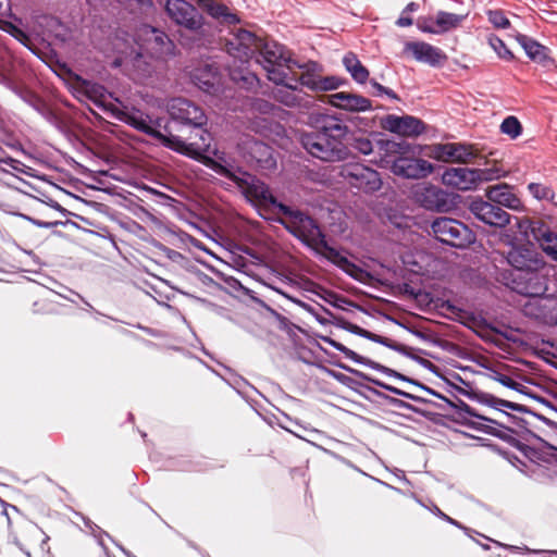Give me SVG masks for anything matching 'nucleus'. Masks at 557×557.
Returning a JSON list of instances; mask_svg holds the SVG:
<instances>
[{
  "label": "nucleus",
  "mask_w": 557,
  "mask_h": 557,
  "mask_svg": "<svg viewBox=\"0 0 557 557\" xmlns=\"http://www.w3.org/2000/svg\"><path fill=\"white\" fill-rule=\"evenodd\" d=\"M315 129L304 133L300 137L302 147L312 157L324 162H339L349 157V149L344 143L348 127L334 116H323Z\"/></svg>",
  "instance_id": "nucleus-1"
},
{
  "label": "nucleus",
  "mask_w": 557,
  "mask_h": 557,
  "mask_svg": "<svg viewBox=\"0 0 557 557\" xmlns=\"http://www.w3.org/2000/svg\"><path fill=\"white\" fill-rule=\"evenodd\" d=\"M205 164L216 174L234 182L243 195L256 206L280 213V205L283 203L278 202L272 195L269 186L256 176L246 172L240 173L239 171H235L233 168L223 165L212 158H207Z\"/></svg>",
  "instance_id": "nucleus-2"
},
{
  "label": "nucleus",
  "mask_w": 557,
  "mask_h": 557,
  "mask_svg": "<svg viewBox=\"0 0 557 557\" xmlns=\"http://www.w3.org/2000/svg\"><path fill=\"white\" fill-rule=\"evenodd\" d=\"M120 119L136 131L158 140L162 146L189 158L198 157L199 151L207 146L203 139L199 143L193 141L185 144L181 140L180 136L173 135L171 132L168 134L161 133L156 127V125L160 126L159 122H153L148 115L140 111L122 112Z\"/></svg>",
  "instance_id": "nucleus-3"
},
{
  "label": "nucleus",
  "mask_w": 557,
  "mask_h": 557,
  "mask_svg": "<svg viewBox=\"0 0 557 557\" xmlns=\"http://www.w3.org/2000/svg\"><path fill=\"white\" fill-rule=\"evenodd\" d=\"M168 112L173 121L198 129L200 134L199 140H196V143L202 141L203 139L207 146L201 149L199 156L194 159L205 163L208 157H205L203 153L208 152L210 149L211 135L203 128L208 120L203 109L188 99L174 98L168 103Z\"/></svg>",
  "instance_id": "nucleus-4"
},
{
  "label": "nucleus",
  "mask_w": 557,
  "mask_h": 557,
  "mask_svg": "<svg viewBox=\"0 0 557 557\" xmlns=\"http://www.w3.org/2000/svg\"><path fill=\"white\" fill-rule=\"evenodd\" d=\"M485 164L486 166L482 169H446L442 175V182L444 185L459 190H471L483 182L498 180L507 173L500 163L493 162L490 164V162H486Z\"/></svg>",
  "instance_id": "nucleus-5"
},
{
  "label": "nucleus",
  "mask_w": 557,
  "mask_h": 557,
  "mask_svg": "<svg viewBox=\"0 0 557 557\" xmlns=\"http://www.w3.org/2000/svg\"><path fill=\"white\" fill-rule=\"evenodd\" d=\"M403 146L394 141L386 143L387 163H391V171L404 178L420 180L429 176L434 168L424 159L409 157L403 151Z\"/></svg>",
  "instance_id": "nucleus-6"
},
{
  "label": "nucleus",
  "mask_w": 557,
  "mask_h": 557,
  "mask_svg": "<svg viewBox=\"0 0 557 557\" xmlns=\"http://www.w3.org/2000/svg\"><path fill=\"white\" fill-rule=\"evenodd\" d=\"M280 214L286 230L312 249L325 237L317 221L300 210L280 205Z\"/></svg>",
  "instance_id": "nucleus-7"
},
{
  "label": "nucleus",
  "mask_w": 557,
  "mask_h": 557,
  "mask_svg": "<svg viewBox=\"0 0 557 557\" xmlns=\"http://www.w3.org/2000/svg\"><path fill=\"white\" fill-rule=\"evenodd\" d=\"M495 280L512 292L527 297H541L547 290V278L541 270L495 272Z\"/></svg>",
  "instance_id": "nucleus-8"
},
{
  "label": "nucleus",
  "mask_w": 557,
  "mask_h": 557,
  "mask_svg": "<svg viewBox=\"0 0 557 557\" xmlns=\"http://www.w3.org/2000/svg\"><path fill=\"white\" fill-rule=\"evenodd\" d=\"M256 55H258L257 62L267 71L270 81L275 84L284 83L286 78L284 67L292 69L294 61L287 55L282 45L261 38Z\"/></svg>",
  "instance_id": "nucleus-9"
},
{
  "label": "nucleus",
  "mask_w": 557,
  "mask_h": 557,
  "mask_svg": "<svg viewBox=\"0 0 557 557\" xmlns=\"http://www.w3.org/2000/svg\"><path fill=\"white\" fill-rule=\"evenodd\" d=\"M431 230L436 239L456 248L468 247L475 240L474 233L466 224L451 218L435 219Z\"/></svg>",
  "instance_id": "nucleus-10"
},
{
  "label": "nucleus",
  "mask_w": 557,
  "mask_h": 557,
  "mask_svg": "<svg viewBox=\"0 0 557 557\" xmlns=\"http://www.w3.org/2000/svg\"><path fill=\"white\" fill-rule=\"evenodd\" d=\"M505 259L512 269H496V272L542 270L546 264L543 256L531 244L510 246L505 255Z\"/></svg>",
  "instance_id": "nucleus-11"
},
{
  "label": "nucleus",
  "mask_w": 557,
  "mask_h": 557,
  "mask_svg": "<svg viewBox=\"0 0 557 557\" xmlns=\"http://www.w3.org/2000/svg\"><path fill=\"white\" fill-rule=\"evenodd\" d=\"M260 37L253 33L237 27L230 32L225 38L224 48L226 52L240 62H248L257 54Z\"/></svg>",
  "instance_id": "nucleus-12"
},
{
  "label": "nucleus",
  "mask_w": 557,
  "mask_h": 557,
  "mask_svg": "<svg viewBox=\"0 0 557 557\" xmlns=\"http://www.w3.org/2000/svg\"><path fill=\"white\" fill-rule=\"evenodd\" d=\"M339 175L351 186L364 193H374L382 187L377 171L361 164L348 163L341 169Z\"/></svg>",
  "instance_id": "nucleus-13"
},
{
  "label": "nucleus",
  "mask_w": 557,
  "mask_h": 557,
  "mask_svg": "<svg viewBox=\"0 0 557 557\" xmlns=\"http://www.w3.org/2000/svg\"><path fill=\"white\" fill-rule=\"evenodd\" d=\"M164 10L171 21L188 30L197 32L203 25L201 13L186 0H166Z\"/></svg>",
  "instance_id": "nucleus-14"
},
{
  "label": "nucleus",
  "mask_w": 557,
  "mask_h": 557,
  "mask_svg": "<svg viewBox=\"0 0 557 557\" xmlns=\"http://www.w3.org/2000/svg\"><path fill=\"white\" fill-rule=\"evenodd\" d=\"M469 210L478 220L490 226L503 228L510 222V214L488 199L487 201L481 198L472 200Z\"/></svg>",
  "instance_id": "nucleus-15"
},
{
  "label": "nucleus",
  "mask_w": 557,
  "mask_h": 557,
  "mask_svg": "<svg viewBox=\"0 0 557 557\" xmlns=\"http://www.w3.org/2000/svg\"><path fill=\"white\" fill-rule=\"evenodd\" d=\"M455 407L457 409L456 413L458 414L459 420L465 425L487 434L503 437V431H497L496 429V426H500L496 420L479 414L471 406L460 399Z\"/></svg>",
  "instance_id": "nucleus-16"
},
{
  "label": "nucleus",
  "mask_w": 557,
  "mask_h": 557,
  "mask_svg": "<svg viewBox=\"0 0 557 557\" xmlns=\"http://www.w3.org/2000/svg\"><path fill=\"white\" fill-rule=\"evenodd\" d=\"M478 157L473 145L448 143L435 147V158L444 162L470 163Z\"/></svg>",
  "instance_id": "nucleus-17"
},
{
  "label": "nucleus",
  "mask_w": 557,
  "mask_h": 557,
  "mask_svg": "<svg viewBox=\"0 0 557 557\" xmlns=\"http://www.w3.org/2000/svg\"><path fill=\"white\" fill-rule=\"evenodd\" d=\"M246 157L248 161L261 170H273L276 168L274 150L265 143L249 139L245 143Z\"/></svg>",
  "instance_id": "nucleus-18"
},
{
  "label": "nucleus",
  "mask_w": 557,
  "mask_h": 557,
  "mask_svg": "<svg viewBox=\"0 0 557 557\" xmlns=\"http://www.w3.org/2000/svg\"><path fill=\"white\" fill-rule=\"evenodd\" d=\"M144 49L156 59H165L174 54L175 45L169 36L154 27L146 29Z\"/></svg>",
  "instance_id": "nucleus-19"
},
{
  "label": "nucleus",
  "mask_w": 557,
  "mask_h": 557,
  "mask_svg": "<svg viewBox=\"0 0 557 557\" xmlns=\"http://www.w3.org/2000/svg\"><path fill=\"white\" fill-rule=\"evenodd\" d=\"M486 198L498 207H505L513 211H522L523 203L520 198L513 193V188L505 183L488 186L485 189Z\"/></svg>",
  "instance_id": "nucleus-20"
},
{
  "label": "nucleus",
  "mask_w": 557,
  "mask_h": 557,
  "mask_svg": "<svg viewBox=\"0 0 557 557\" xmlns=\"http://www.w3.org/2000/svg\"><path fill=\"white\" fill-rule=\"evenodd\" d=\"M405 52H410L417 61L431 66L443 65L447 60V55L440 48L425 41L406 42Z\"/></svg>",
  "instance_id": "nucleus-21"
},
{
  "label": "nucleus",
  "mask_w": 557,
  "mask_h": 557,
  "mask_svg": "<svg viewBox=\"0 0 557 557\" xmlns=\"http://www.w3.org/2000/svg\"><path fill=\"white\" fill-rule=\"evenodd\" d=\"M194 83L208 94H216L221 89V74L215 63L200 64L193 71Z\"/></svg>",
  "instance_id": "nucleus-22"
},
{
  "label": "nucleus",
  "mask_w": 557,
  "mask_h": 557,
  "mask_svg": "<svg viewBox=\"0 0 557 557\" xmlns=\"http://www.w3.org/2000/svg\"><path fill=\"white\" fill-rule=\"evenodd\" d=\"M382 125L385 129L403 136H418L424 131L423 122L411 115L396 116L391 114L383 120Z\"/></svg>",
  "instance_id": "nucleus-23"
},
{
  "label": "nucleus",
  "mask_w": 557,
  "mask_h": 557,
  "mask_svg": "<svg viewBox=\"0 0 557 557\" xmlns=\"http://www.w3.org/2000/svg\"><path fill=\"white\" fill-rule=\"evenodd\" d=\"M416 199L426 210L445 212L450 208L448 195L433 185L424 186L417 190Z\"/></svg>",
  "instance_id": "nucleus-24"
},
{
  "label": "nucleus",
  "mask_w": 557,
  "mask_h": 557,
  "mask_svg": "<svg viewBox=\"0 0 557 557\" xmlns=\"http://www.w3.org/2000/svg\"><path fill=\"white\" fill-rule=\"evenodd\" d=\"M329 103L336 108L352 112L367 111L371 109V101L368 98L345 91L330 95Z\"/></svg>",
  "instance_id": "nucleus-25"
},
{
  "label": "nucleus",
  "mask_w": 557,
  "mask_h": 557,
  "mask_svg": "<svg viewBox=\"0 0 557 557\" xmlns=\"http://www.w3.org/2000/svg\"><path fill=\"white\" fill-rule=\"evenodd\" d=\"M516 39L533 62L543 66H548L553 63V59L549 57V49L547 47L522 34H517Z\"/></svg>",
  "instance_id": "nucleus-26"
},
{
  "label": "nucleus",
  "mask_w": 557,
  "mask_h": 557,
  "mask_svg": "<svg viewBox=\"0 0 557 557\" xmlns=\"http://www.w3.org/2000/svg\"><path fill=\"white\" fill-rule=\"evenodd\" d=\"M200 3L209 15L222 24L236 25L240 22L239 16L223 3L214 0H201Z\"/></svg>",
  "instance_id": "nucleus-27"
},
{
  "label": "nucleus",
  "mask_w": 557,
  "mask_h": 557,
  "mask_svg": "<svg viewBox=\"0 0 557 557\" xmlns=\"http://www.w3.org/2000/svg\"><path fill=\"white\" fill-rule=\"evenodd\" d=\"M343 64L357 83L364 84L368 81L370 73L355 53L348 52L345 54L343 58Z\"/></svg>",
  "instance_id": "nucleus-28"
},
{
  "label": "nucleus",
  "mask_w": 557,
  "mask_h": 557,
  "mask_svg": "<svg viewBox=\"0 0 557 557\" xmlns=\"http://www.w3.org/2000/svg\"><path fill=\"white\" fill-rule=\"evenodd\" d=\"M465 15L438 11L435 15L436 35L447 33L460 26Z\"/></svg>",
  "instance_id": "nucleus-29"
},
{
  "label": "nucleus",
  "mask_w": 557,
  "mask_h": 557,
  "mask_svg": "<svg viewBox=\"0 0 557 557\" xmlns=\"http://www.w3.org/2000/svg\"><path fill=\"white\" fill-rule=\"evenodd\" d=\"M293 65L304 70L300 74L298 82L311 90L319 89V77L314 74L315 70L319 67L317 62H308L306 64H298L297 62H293Z\"/></svg>",
  "instance_id": "nucleus-30"
},
{
  "label": "nucleus",
  "mask_w": 557,
  "mask_h": 557,
  "mask_svg": "<svg viewBox=\"0 0 557 557\" xmlns=\"http://www.w3.org/2000/svg\"><path fill=\"white\" fill-rule=\"evenodd\" d=\"M283 85L281 88H277L274 92V97L277 101L282 102L283 104L287 107H297L300 106V97L296 92L297 87H293L285 82L282 83Z\"/></svg>",
  "instance_id": "nucleus-31"
},
{
  "label": "nucleus",
  "mask_w": 557,
  "mask_h": 557,
  "mask_svg": "<svg viewBox=\"0 0 557 557\" xmlns=\"http://www.w3.org/2000/svg\"><path fill=\"white\" fill-rule=\"evenodd\" d=\"M313 249L341 269L344 264H348V259L345 256H343L337 249L330 246L325 237Z\"/></svg>",
  "instance_id": "nucleus-32"
},
{
  "label": "nucleus",
  "mask_w": 557,
  "mask_h": 557,
  "mask_svg": "<svg viewBox=\"0 0 557 557\" xmlns=\"http://www.w3.org/2000/svg\"><path fill=\"white\" fill-rule=\"evenodd\" d=\"M540 317L549 324H557V298L544 297L539 302Z\"/></svg>",
  "instance_id": "nucleus-33"
},
{
  "label": "nucleus",
  "mask_w": 557,
  "mask_h": 557,
  "mask_svg": "<svg viewBox=\"0 0 557 557\" xmlns=\"http://www.w3.org/2000/svg\"><path fill=\"white\" fill-rule=\"evenodd\" d=\"M537 240L542 250L557 261V234L546 231L537 237Z\"/></svg>",
  "instance_id": "nucleus-34"
},
{
  "label": "nucleus",
  "mask_w": 557,
  "mask_h": 557,
  "mask_svg": "<svg viewBox=\"0 0 557 557\" xmlns=\"http://www.w3.org/2000/svg\"><path fill=\"white\" fill-rule=\"evenodd\" d=\"M500 132L508 135L511 139H516L522 133V125L516 116L510 115L502 122Z\"/></svg>",
  "instance_id": "nucleus-35"
},
{
  "label": "nucleus",
  "mask_w": 557,
  "mask_h": 557,
  "mask_svg": "<svg viewBox=\"0 0 557 557\" xmlns=\"http://www.w3.org/2000/svg\"><path fill=\"white\" fill-rule=\"evenodd\" d=\"M488 44L499 58L508 61L513 59L512 52L507 48L506 44L499 37L491 35L488 37Z\"/></svg>",
  "instance_id": "nucleus-36"
},
{
  "label": "nucleus",
  "mask_w": 557,
  "mask_h": 557,
  "mask_svg": "<svg viewBox=\"0 0 557 557\" xmlns=\"http://www.w3.org/2000/svg\"><path fill=\"white\" fill-rule=\"evenodd\" d=\"M528 189L533 195V197L539 200H548L554 197L553 189L540 183H530L528 185Z\"/></svg>",
  "instance_id": "nucleus-37"
},
{
  "label": "nucleus",
  "mask_w": 557,
  "mask_h": 557,
  "mask_svg": "<svg viewBox=\"0 0 557 557\" xmlns=\"http://www.w3.org/2000/svg\"><path fill=\"white\" fill-rule=\"evenodd\" d=\"M488 21L496 27V28H509L510 22L505 15V13L502 10H491L487 13Z\"/></svg>",
  "instance_id": "nucleus-38"
},
{
  "label": "nucleus",
  "mask_w": 557,
  "mask_h": 557,
  "mask_svg": "<svg viewBox=\"0 0 557 557\" xmlns=\"http://www.w3.org/2000/svg\"><path fill=\"white\" fill-rule=\"evenodd\" d=\"M350 145L362 154H370L373 151L372 141L364 136L354 137Z\"/></svg>",
  "instance_id": "nucleus-39"
},
{
  "label": "nucleus",
  "mask_w": 557,
  "mask_h": 557,
  "mask_svg": "<svg viewBox=\"0 0 557 557\" xmlns=\"http://www.w3.org/2000/svg\"><path fill=\"white\" fill-rule=\"evenodd\" d=\"M417 27L428 34H435L436 35V24H435V16H421L417 21Z\"/></svg>",
  "instance_id": "nucleus-40"
},
{
  "label": "nucleus",
  "mask_w": 557,
  "mask_h": 557,
  "mask_svg": "<svg viewBox=\"0 0 557 557\" xmlns=\"http://www.w3.org/2000/svg\"><path fill=\"white\" fill-rule=\"evenodd\" d=\"M342 270L356 280H362V276L366 274V272L360 267L349 260L348 264H344L342 267Z\"/></svg>",
  "instance_id": "nucleus-41"
},
{
  "label": "nucleus",
  "mask_w": 557,
  "mask_h": 557,
  "mask_svg": "<svg viewBox=\"0 0 557 557\" xmlns=\"http://www.w3.org/2000/svg\"><path fill=\"white\" fill-rule=\"evenodd\" d=\"M9 33L23 45L27 46L30 42L29 36L13 24H9Z\"/></svg>",
  "instance_id": "nucleus-42"
},
{
  "label": "nucleus",
  "mask_w": 557,
  "mask_h": 557,
  "mask_svg": "<svg viewBox=\"0 0 557 557\" xmlns=\"http://www.w3.org/2000/svg\"><path fill=\"white\" fill-rule=\"evenodd\" d=\"M339 86V81L335 77H324L319 79L318 90H332Z\"/></svg>",
  "instance_id": "nucleus-43"
},
{
  "label": "nucleus",
  "mask_w": 557,
  "mask_h": 557,
  "mask_svg": "<svg viewBox=\"0 0 557 557\" xmlns=\"http://www.w3.org/2000/svg\"><path fill=\"white\" fill-rule=\"evenodd\" d=\"M495 380L497 382H499L500 384H503L504 386L512 388V389H517L518 386L520 385L512 377H510L508 375H505V374H502V373H496Z\"/></svg>",
  "instance_id": "nucleus-44"
},
{
  "label": "nucleus",
  "mask_w": 557,
  "mask_h": 557,
  "mask_svg": "<svg viewBox=\"0 0 557 557\" xmlns=\"http://www.w3.org/2000/svg\"><path fill=\"white\" fill-rule=\"evenodd\" d=\"M0 505H1V516L5 517L7 524L10 527L11 525L10 513H11V511L18 512V509L16 508V506L8 504V503L3 502L2 499H0Z\"/></svg>",
  "instance_id": "nucleus-45"
},
{
  "label": "nucleus",
  "mask_w": 557,
  "mask_h": 557,
  "mask_svg": "<svg viewBox=\"0 0 557 557\" xmlns=\"http://www.w3.org/2000/svg\"><path fill=\"white\" fill-rule=\"evenodd\" d=\"M490 401H491V404L493 406L499 405L502 407L513 409V410H518L519 409V405L513 404V403L508 401V400L498 399V398H495L493 396H491V400Z\"/></svg>",
  "instance_id": "nucleus-46"
},
{
  "label": "nucleus",
  "mask_w": 557,
  "mask_h": 557,
  "mask_svg": "<svg viewBox=\"0 0 557 557\" xmlns=\"http://www.w3.org/2000/svg\"><path fill=\"white\" fill-rule=\"evenodd\" d=\"M332 344H333V346H334L337 350H339V351L344 352L347 357H349V358H351V359L356 360V357H357V354H356V352H354L352 350H350V349L346 348V347H345L344 345H342V344H337V343H332Z\"/></svg>",
  "instance_id": "nucleus-47"
},
{
  "label": "nucleus",
  "mask_w": 557,
  "mask_h": 557,
  "mask_svg": "<svg viewBox=\"0 0 557 557\" xmlns=\"http://www.w3.org/2000/svg\"><path fill=\"white\" fill-rule=\"evenodd\" d=\"M406 13H403L401 16L396 21V25L399 27H407L412 25L413 20L409 16H405Z\"/></svg>",
  "instance_id": "nucleus-48"
},
{
  "label": "nucleus",
  "mask_w": 557,
  "mask_h": 557,
  "mask_svg": "<svg viewBox=\"0 0 557 557\" xmlns=\"http://www.w3.org/2000/svg\"><path fill=\"white\" fill-rule=\"evenodd\" d=\"M444 308H446L448 311H450L451 313H461L462 310H460L459 308H457L456 306H454L453 304H450L449 301H446L444 305H443Z\"/></svg>",
  "instance_id": "nucleus-49"
},
{
  "label": "nucleus",
  "mask_w": 557,
  "mask_h": 557,
  "mask_svg": "<svg viewBox=\"0 0 557 557\" xmlns=\"http://www.w3.org/2000/svg\"><path fill=\"white\" fill-rule=\"evenodd\" d=\"M347 330H349L350 332L359 335L360 332L362 331V327L356 325V324H351V323H347V326H346Z\"/></svg>",
  "instance_id": "nucleus-50"
},
{
  "label": "nucleus",
  "mask_w": 557,
  "mask_h": 557,
  "mask_svg": "<svg viewBox=\"0 0 557 557\" xmlns=\"http://www.w3.org/2000/svg\"><path fill=\"white\" fill-rule=\"evenodd\" d=\"M417 10H418V4L416 2H410L406 5L403 13L414 12Z\"/></svg>",
  "instance_id": "nucleus-51"
},
{
  "label": "nucleus",
  "mask_w": 557,
  "mask_h": 557,
  "mask_svg": "<svg viewBox=\"0 0 557 557\" xmlns=\"http://www.w3.org/2000/svg\"><path fill=\"white\" fill-rule=\"evenodd\" d=\"M191 134H194V135H190V136H189V138H188V139H189V141L184 140V143H185V144H190V143H193V141L199 140V134H200V133L198 132V129H194V132H191ZM181 140L183 141V139H182V138H181Z\"/></svg>",
  "instance_id": "nucleus-52"
},
{
  "label": "nucleus",
  "mask_w": 557,
  "mask_h": 557,
  "mask_svg": "<svg viewBox=\"0 0 557 557\" xmlns=\"http://www.w3.org/2000/svg\"><path fill=\"white\" fill-rule=\"evenodd\" d=\"M371 85L376 89L377 95H382L383 90H385V87L375 81H371Z\"/></svg>",
  "instance_id": "nucleus-53"
},
{
  "label": "nucleus",
  "mask_w": 557,
  "mask_h": 557,
  "mask_svg": "<svg viewBox=\"0 0 557 557\" xmlns=\"http://www.w3.org/2000/svg\"><path fill=\"white\" fill-rule=\"evenodd\" d=\"M371 341L381 343V344H386L387 338L373 333Z\"/></svg>",
  "instance_id": "nucleus-54"
},
{
  "label": "nucleus",
  "mask_w": 557,
  "mask_h": 557,
  "mask_svg": "<svg viewBox=\"0 0 557 557\" xmlns=\"http://www.w3.org/2000/svg\"><path fill=\"white\" fill-rule=\"evenodd\" d=\"M383 94L387 95L392 99H398L397 95L389 88L385 87V90H383Z\"/></svg>",
  "instance_id": "nucleus-55"
},
{
  "label": "nucleus",
  "mask_w": 557,
  "mask_h": 557,
  "mask_svg": "<svg viewBox=\"0 0 557 557\" xmlns=\"http://www.w3.org/2000/svg\"><path fill=\"white\" fill-rule=\"evenodd\" d=\"M359 335H360V336H363V337H366V338L371 339V337H372L373 333H372V332H370V331H368V330L362 329V331L360 332V334H359Z\"/></svg>",
  "instance_id": "nucleus-56"
},
{
  "label": "nucleus",
  "mask_w": 557,
  "mask_h": 557,
  "mask_svg": "<svg viewBox=\"0 0 557 557\" xmlns=\"http://www.w3.org/2000/svg\"><path fill=\"white\" fill-rule=\"evenodd\" d=\"M7 8V0H0V14L4 13Z\"/></svg>",
  "instance_id": "nucleus-57"
},
{
  "label": "nucleus",
  "mask_w": 557,
  "mask_h": 557,
  "mask_svg": "<svg viewBox=\"0 0 557 557\" xmlns=\"http://www.w3.org/2000/svg\"><path fill=\"white\" fill-rule=\"evenodd\" d=\"M4 163L11 165L13 169L16 170L17 168L14 165V163H18V161L10 158L8 161H4Z\"/></svg>",
  "instance_id": "nucleus-58"
},
{
  "label": "nucleus",
  "mask_w": 557,
  "mask_h": 557,
  "mask_svg": "<svg viewBox=\"0 0 557 557\" xmlns=\"http://www.w3.org/2000/svg\"><path fill=\"white\" fill-rule=\"evenodd\" d=\"M143 55L140 53L137 54L135 62L140 63Z\"/></svg>",
  "instance_id": "nucleus-59"
},
{
  "label": "nucleus",
  "mask_w": 557,
  "mask_h": 557,
  "mask_svg": "<svg viewBox=\"0 0 557 557\" xmlns=\"http://www.w3.org/2000/svg\"><path fill=\"white\" fill-rule=\"evenodd\" d=\"M114 65H115V66H119V65H121V62L116 59V60L114 61Z\"/></svg>",
  "instance_id": "nucleus-60"
},
{
  "label": "nucleus",
  "mask_w": 557,
  "mask_h": 557,
  "mask_svg": "<svg viewBox=\"0 0 557 557\" xmlns=\"http://www.w3.org/2000/svg\"><path fill=\"white\" fill-rule=\"evenodd\" d=\"M145 0H138V2L143 3Z\"/></svg>",
  "instance_id": "nucleus-61"
}]
</instances>
